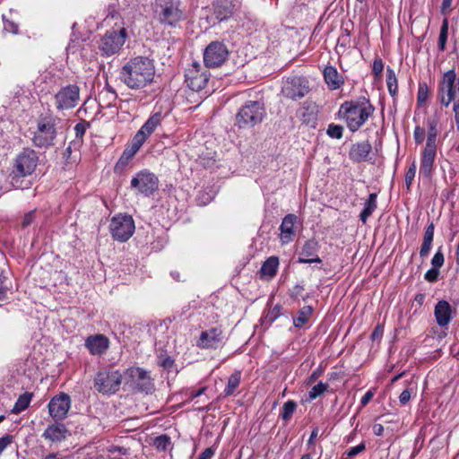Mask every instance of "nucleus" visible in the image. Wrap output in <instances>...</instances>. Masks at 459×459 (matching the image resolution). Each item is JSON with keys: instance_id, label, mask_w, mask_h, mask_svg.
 Masks as SVG:
<instances>
[{"instance_id": "nucleus-1", "label": "nucleus", "mask_w": 459, "mask_h": 459, "mask_svg": "<svg viewBox=\"0 0 459 459\" xmlns=\"http://www.w3.org/2000/svg\"><path fill=\"white\" fill-rule=\"evenodd\" d=\"M155 71L153 59L136 56L123 65L119 71V80L131 90H141L153 82Z\"/></svg>"}, {"instance_id": "nucleus-2", "label": "nucleus", "mask_w": 459, "mask_h": 459, "mask_svg": "<svg viewBox=\"0 0 459 459\" xmlns=\"http://www.w3.org/2000/svg\"><path fill=\"white\" fill-rule=\"evenodd\" d=\"M375 107L366 96L346 100L341 104L337 116L343 120L351 133L361 128L369 117H373Z\"/></svg>"}, {"instance_id": "nucleus-3", "label": "nucleus", "mask_w": 459, "mask_h": 459, "mask_svg": "<svg viewBox=\"0 0 459 459\" xmlns=\"http://www.w3.org/2000/svg\"><path fill=\"white\" fill-rule=\"evenodd\" d=\"M39 163L38 153L31 148H23L16 156L13 170L9 175L10 183L15 188H23L22 179L30 176Z\"/></svg>"}, {"instance_id": "nucleus-4", "label": "nucleus", "mask_w": 459, "mask_h": 459, "mask_svg": "<svg viewBox=\"0 0 459 459\" xmlns=\"http://www.w3.org/2000/svg\"><path fill=\"white\" fill-rule=\"evenodd\" d=\"M265 108L262 102L256 100L247 101L238 111L235 117V126L239 129L253 128L262 123L265 117Z\"/></svg>"}, {"instance_id": "nucleus-5", "label": "nucleus", "mask_w": 459, "mask_h": 459, "mask_svg": "<svg viewBox=\"0 0 459 459\" xmlns=\"http://www.w3.org/2000/svg\"><path fill=\"white\" fill-rule=\"evenodd\" d=\"M153 12L158 21L164 25L176 27L185 18L180 2L174 0H155Z\"/></svg>"}, {"instance_id": "nucleus-6", "label": "nucleus", "mask_w": 459, "mask_h": 459, "mask_svg": "<svg viewBox=\"0 0 459 459\" xmlns=\"http://www.w3.org/2000/svg\"><path fill=\"white\" fill-rule=\"evenodd\" d=\"M123 374L113 368H103L94 377V388L102 394H114L121 386Z\"/></svg>"}, {"instance_id": "nucleus-7", "label": "nucleus", "mask_w": 459, "mask_h": 459, "mask_svg": "<svg viewBox=\"0 0 459 459\" xmlns=\"http://www.w3.org/2000/svg\"><path fill=\"white\" fill-rule=\"evenodd\" d=\"M56 119L52 117H40L31 138L32 143L41 149L52 146L56 137Z\"/></svg>"}, {"instance_id": "nucleus-8", "label": "nucleus", "mask_w": 459, "mask_h": 459, "mask_svg": "<svg viewBox=\"0 0 459 459\" xmlns=\"http://www.w3.org/2000/svg\"><path fill=\"white\" fill-rule=\"evenodd\" d=\"M127 38V31L126 28L118 30H108L99 41V50L102 56H111L117 54L122 48Z\"/></svg>"}, {"instance_id": "nucleus-9", "label": "nucleus", "mask_w": 459, "mask_h": 459, "mask_svg": "<svg viewBox=\"0 0 459 459\" xmlns=\"http://www.w3.org/2000/svg\"><path fill=\"white\" fill-rule=\"evenodd\" d=\"M125 385L141 393L150 394L154 390L150 372L141 368H127L124 375Z\"/></svg>"}, {"instance_id": "nucleus-10", "label": "nucleus", "mask_w": 459, "mask_h": 459, "mask_svg": "<svg viewBox=\"0 0 459 459\" xmlns=\"http://www.w3.org/2000/svg\"><path fill=\"white\" fill-rule=\"evenodd\" d=\"M230 51L222 41H212L204 50V63L206 68L221 67L228 59Z\"/></svg>"}, {"instance_id": "nucleus-11", "label": "nucleus", "mask_w": 459, "mask_h": 459, "mask_svg": "<svg viewBox=\"0 0 459 459\" xmlns=\"http://www.w3.org/2000/svg\"><path fill=\"white\" fill-rule=\"evenodd\" d=\"M130 186L135 194L151 196L159 188V179L155 174L144 169L133 177Z\"/></svg>"}, {"instance_id": "nucleus-12", "label": "nucleus", "mask_w": 459, "mask_h": 459, "mask_svg": "<svg viewBox=\"0 0 459 459\" xmlns=\"http://www.w3.org/2000/svg\"><path fill=\"white\" fill-rule=\"evenodd\" d=\"M134 222L130 215L115 216L109 224L112 238L119 242H126L134 232Z\"/></svg>"}, {"instance_id": "nucleus-13", "label": "nucleus", "mask_w": 459, "mask_h": 459, "mask_svg": "<svg viewBox=\"0 0 459 459\" xmlns=\"http://www.w3.org/2000/svg\"><path fill=\"white\" fill-rule=\"evenodd\" d=\"M210 74L204 69L198 62H193L186 70L185 82L189 89L194 91L203 90L209 80Z\"/></svg>"}, {"instance_id": "nucleus-14", "label": "nucleus", "mask_w": 459, "mask_h": 459, "mask_svg": "<svg viewBox=\"0 0 459 459\" xmlns=\"http://www.w3.org/2000/svg\"><path fill=\"white\" fill-rule=\"evenodd\" d=\"M80 100V88L76 84L62 87L55 95L56 106L58 110L70 109L76 107Z\"/></svg>"}, {"instance_id": "nucleus-15", "label": "nucleus", "mask_w": 459, "mask_h": 459, "mask_svg": "<svg viewBox=\"0 0 459 459\" xmlns=\"http://www.w3.org/2000/svg\"><path fill=\"white\" fill-rule=\"evenodd\" d=\"M309 91L308 82L301 76H294L286 80L281 88L283 96L296 100L303 98Z\"/></svg>"}, {"instance_id": "nucleus-16", "label": "nucleus", "mask_w": 459, "mask_h": 459, "mask_svg": "<svg viewBox=\"0 0 459 459\" xmlns=\"http://www.w3.org/2000/svg\"><path fill=\"white\" fill-rule=\"evenodd\" d=\"M70 408L71 398L65 393L55 395L48 403L49 414L56 421L65 420Z\"/></svg>"}, {"instance_id": "nucleus-17", "label": "nucleus", "mask_w": 459, "mask_h": 459, "mask_svg": "<svg viewBox=\"0 0 459 459\" xmlns=\"http://www.w3.org/2000/svg\"><path fill=\"white\" fill-rule=\"evenodd\" d=\"M320 245L315 238L305 241L299 251L298 262L300 264H321L322 259L318 255Z\"/></svg>"}, {"instance_id": "nucleus-18", "label": "nucleus", "mask_w": 459, "mask_h": 459, "mask_svg": "<svg viewBox=\"0 0 459 459\" xmlns=\"http://www.w3.org/2000/svg\"><path fill=\"white\" fill-rule=\"evenodd\" d=\"M223 332L221 327H212L203 331L196 342L200 349H217L222 342Z\"/></svg>"}, {"instance_id": "nucleus-19", "label": "nucleus", "mask_w": 459, "mask_h": 459, "mask_svg": "<svg viewBox=\"0 0 459 459\" xmlns=\"http://www.w3.org/2000/svg\"><path fill=\"white\" fill-rule=\"evenodd\" d=\"M437 155V146L425 145L420 156L419 174L423 178L429 179L434 170V163Z\"/></svg>"}, {"instance_id": "nucleus-20", "label": "nucleus", "mask_w": 459, "mask_h": 459, "mask_svg": "<svg viewBox=\"0 0 459 459\" xmlns=\"http://www.w3.org/2000/svg\"><path fill=\"white\" fill-rule=\"evenodd\" d=\"M163 116L161 112L159 111L152 114L135 134L134 137L137 138V143L141 141L143 143L160 125Z\"/></svg>"}, {"instance_id": "nucleus-21", "label": "nucleus", "mask_w": 459, "mask_h": 459, "mask_svg": "<svg viewBox=\"0 0 459 459\" xmlns=\"http://www.w3.org/2000/svg\"><path fill=\"white\" fill-rule=\"evenodd\" d=\"M453 308L450 303L446 300H439L434 308V316L437 324L440 327H447L453 319Z\"/></svg>"}, {"instance_id": "nucleus-22", "label": "nucleus", "mask_w": 459, "mask_h": 459, "mask_svg": "<svg viewBox=\"0 0 459 459\" xmlns=\"http://www.w3.org/2000/svg\"><path fill=\"white\" fill-rule=\"evenodd\" d=\"M109 346L108 337L103 334L91 335L85 340V347L91 355L103 354Z\"/></svg>"}, {"instance_id": "nucleus-23", "label": "nucleus", "mask_w": 459, "mask_h": 459, "mask_svg": "<svg viewBox=\"0 0 459 459\" xmlns=\"http://www.w3.org/2000/svg\"><path fill=\"white\" fill-rule=\"evenodd\" d=\"M106 95L109 101L108 103H104L101 100V95H100V106L101 108H106L109 110L110 117H114L115 116H117L119 108H126V106L129 105V103L132 101V100H120L119 106H117L116 103L113 102L117 100V95L116 91L111 88H108L107 90Z\"/></svg>"}, {"instance_id": "nucleus-24", "label": "nucleus", "mask_w": 459, "mask_h": 459, "mask_svg": "<svg viewBox=\"0 0 459 459\" xmlns=\"http://www.w3.org/2000/svg\"><path fill=\"white\" fill-rule=\"evenodd\" d=\"M372 151L371 143L368 141L356 143L351 145L349 152V158L353 162H362L368 160Z\"/></svg>"}, {"instance_id": "nucleus-25", "label": "nucleus", "mask_w": 459, "mask_h": 459, "mask_svg": "<svg viewBox=\"0 0 459 459\" xmlns=\"http://www.w3.org/2000/svg\"><path fill=\"white\" fill-rule=\"evenodd\" d=\"M324 80L330 90L340 89L344 84V79L333 65H326L323 70Z\"/></svg>"}, {"instance_id": "nucleus-26", "label": "nucleus", "mask_w": 459, "mask_h": 459, "mask_svg": "<svg viewBox=\"0 0 459 459\" xmlns=\"http://www.w3.org/2000/svg\"><path fill=\"white\" fill-rule=\"evenodd\" d=\"M233 12L234 5L230 0H217L213 4V14L219 22L230 18Z\"/></svg>"}, {"instance_id": "nucleus-27", "label": "nucleus", "mask_w": 459, "mask_h": 459, "mask_svg": "<svg viewBox=\"0 0 459 459\" xmlns=\"http://www.w3.org/2000/svg\"><path fill=\"white\" fill-rule=\"evenodd\" d=\"M297 216L295 214L290 213L287 214L281 221L280 226L281 240L283 243H289L292 240L294 236V226L297 222Z\"/></svg>"}, {"instance_id": "nucleus-28", "label": "nucleus", "mask_w": 459, "mask_h": 459, "mask_svg": "<svg viewBox=\"0 0 459 459\" xmlns=\"http://www.w3.org/2000/svg\"><path fill=\"white\" fill-rule=\"evenodd\" d=\"M279 268V258L278 256L272 255L267 258L262 264L259 274L261 279L271 280L273 279Z\"/></svg>"}, {"instance_id": "nucleus-29", "label": "nucleus", "mask_w": 459, "mask_h": 459, "mask_svg": "<svg viewBox=\"0 0 459 459\" xmlns=\"http://www.w3.org/2000/svg\"><path fill=\"white\" fill-rule=\"evenodd\" d=\"M67 429L64 424L49 425L44 431L42 437L52 442H60L65 438Z\"/></svg>"}, {"instance_id": "nucleus-30", "label": "nucleus", "mask_w": 459, "mask_h": 459, "mask_svg": "<svg viewBox=\"0 0 459 459\" xmlns=\"http://www.w3.org/2000/svg\"><path fill=\"white\" fill-rule=\"evenodd\" d=\"M434 231H435V225L433 222H430L425 229L423 241H422V244H421V247L420 249V255L422 258L428 256V255L432 247V242H433V238H434Z\"/></svg>"}, {"instance_id": "nucleus-31", "label": "nucleus", "mask_w": 459, "mask_h": 459, "mask_svg": "<svg viewBox=\"0 0 459 459\" xmlns=\"http://www.w3.org/2000/svg\"><path fill=\"white\" fill-rule=\"evenodd\" d=\"M299 117L303 124L315 127L317 122V112L316 107L304 106L299 110Z\"/></svg>"}, {"instance_id": "nucleus-32", "label": "nucleus", "mask_w": 459, "mask_h": 459, "mask_svg": "<svg viewBox=\"0 0 459 459\" xmlns=\"http://www.w3.org/2000/svg\"><path fill=\"white\" fill-rule=\"evenodd\" d=\"M377 195L376 193H371L368 195V198L367 199V201L365 202L364 208L359 214V220L363 223L367 222L368 217H370L371 214L374 212V211L377 209Z\"/></svg>"}, {"instance_id": "nucleus-33", "label": "nucleus", "mask_w": 459, "mask_h": 459, "mask_svg": "<svg viewBox=\"0 0 459 459\" xmlns=\"http://www.w3.org/2000/svg\"><path fill=\"white\" fill-rule=\"evenodd\" d=\"M428 126V135L426 145L437 146V125H438V117H428L426 121Z\"/></svg>"}, {"instance_id": "nucleus-34", "label": "nucleus", "mask_w": 459, "mask_h": 459, "mask_svg": "<svg viewBox=\"0 0 459 459\" xmlns=\"http://www.w3.org/2000/svg\"><path fill=\"white\" fill-rule=\"evenodd\" d=\"M241 380V372L235 370L228 379L227 385L224 389V396L233 395L238 389Z\"/></svg>"}, {"instance_id": "nucleus-35", "label": "nucleus", "mask_w": 459, "mask_h": 459, "mask_svg": "<svg viewBox=\"0 0 459 459\" xmlns=\"http://www.w3.org/2000/svg\"><path fill=\"white\" fill-rule=\"evenodd\" d=\"M313 308L310 306H305L300 308L295 317H293V325L295 327L301 328L311 316Z\"/></svg>"}, {"instance_id": "nucleus-36", "label": "nucleus", "mask_w": 459, "mask_h": 459, "mask_svg": "<svg viewBox=\"0 0 459 459\" xmlns=\"http://www.w3.org/2000/svg\"><path fill=\"white\" fill-rule=\"evenodd\" d=\"M31 398L32 394L30 393H24L21 394L14 403L13 409L11 410V412L13 414H18L26 410L30 403Z\"/></svg>"}, {"instance_id": "nucleus-37", "label": "nucleus", "mask_w": 459, "mask_h": 459, "mask_svg": "<svg viewBox=\"0 0 459 459\" xmlns=\"http://www.w3.org/2000/svg\"><path fill=\"white\" fill-rule=\"evenodd\" d=\"M386 85L389 94L394 98L398 93V82L394 71L390 67L386 70Z\"/></svg>"}, {"instance_id": "nucleus-38", "label": "nucleus", "mask_w": 459, "mask_h": 459, "mask_svg": "<svg viewBox=\"0 0 459 459\" xmlns=\"http://www.w3.org/2000/svg\"><path fill=\"white\" fill-rule=\"evenodd\" d=\"M107 455L110 459H120L124 455H129V449L125 446L111 445L106 448Z\"/></svg>"}, {"instance_id": "nucleus-39", "label": "nucleus", "mask_w": 459, "mask_h": 459, "mask_svg": "<svg viewBox=\"0 0 459 459\" xmlns=\"http://www.w3.org/2000/svg\"><path fill=\"white\" fill-rule=\"evenodd\" d=\"M296 409H297V403L295 401H293V400L287 401L282 406V410H281V419L286 422L289 421L291 419Z\"/></svg>"}, {"instance_id": "nucleus-40", "label": "nucleus", "mask_w": 459, "mask_h": 459, "mask_svg": "<svg viewBox=\"0 0 459 459\" xmlns=\"http://www.w3.org/2000/svg\"><path fill=\"white\" fill-rule=\"evenodd\" d=\"M447 35H448V21H447V19H444L442 25H441V29H440L439 38H438V48L441 51H444L446 48Z\"/></svg>"}, {"instance_id": "nucleus-41", "label": "nucleus", "mask_w": 459, "mask_h": 459, "mask_svg": "<svg viewBox=\"0 0 459 459\" xmlns=\"http://www.w3.org/2000/svg\"><path fill=\"white\" fill-rule=\"evenodd\" d=\"M343 126L331 123L326 129V134L333 139H341L343 135Z\"/></svg>"}, {"instance_id": "nucleus-42", "label": "nucleus", "mask_w": 459, "mask_h": 459, "mask_svg": "<svg viewBox=\"0 0 459 459\" xmlns=\"http://www.w3.org/2000/svg\"><path fill=\"white\" fill-rule=\"evenodd\" d=\"M171 445L170 437L167 435H160L155 437L153 446L159 451H166Z\"/></svg>"}, {"instance_id": "nucleus-43", "label": "nucleus", "mask_w": 459, "mask_h": 459, "mask_svg": "<svg viewBox=\"0 0 459 459\" xmlns=\"http://www.w3.org/2000/svg\"><path fill=\"white\" fill-rule=\"evenodd\" d=\"M329 387L327 383L319 382L317 385H314L308 393V399L313 401L316 399L319 395L324 394Z\"/></svg>"}, {"instance_id": "nucleus-44", "label": "nucleus", "mask_w": 459, "mask_h": 459, "mask_svg": "<svg viewBox=\"0 0 459 459\" xmlns=\"http://www.w3.org/2000/svg\"><path fill=\"white\" fill-rule=\"evenodd\" d=\"M429 96V90L427 83H420L417 92V104L422 106Z\"/></svg>"}, {"instance_id": "nucleus-45", "label": "nucleus", "mask_w": 459, "mask_h": 459, "mask_svg": "<svg viewBox=\"0 0 459 459\" xmlns=\"http://www.w3.org/2000/svg\"><path fill=\"white\" fill-rule=\"evenodd\" d=\"M90 126V124L86 121H82L75 125L74 132L77 141H75L78 144H81L82 142V137L85 134L87 127Z\"/></svg>"}, {"instance_id": "nucleus-46", "label": "nucleus", "mask_w": 459, "mask_h": 459, "mask_svg": "<svg viewBox=\"0 0 459 459\" xmlns=\"http://www.w3.org/2000/svg\"><path fill=\"white\" fill-rule=\"evenodd\" d=\"M444 262H445V257H444V254L442 252V247H439L438 249L437 250L436 254L434 255V256L431 259V265L434 268L440 269L443 266Z\"/></svg>"}, {"instance_id": "nucleus-47", "label": "nucleus", "mask_w": 459, "mask_h": 459, "mask_svg": "<svg viewBox=\"0 0 459 459\" xmlns=\"http://www.w3.org/2000/svg\"><path fill=\"white\" fill-rule=\"evenodd\" d=\"M143 144L141 141L137 143V138L134 136L131 149L125 150L122 155L126 156L127 160H131Z\"/></svg>"}, {"instance_id": "nucleus-48", "label": "nucleus", "mask_w": 459, "mask_h": 459, "mask_svg": "<svg viewBox=\"0 0 459 459\" xmlns=\"http://www.w3.org/2000/svg\"><path fill=\"white\" fill-rule=\"evenodd\" d=\"M415 174H416V164H415V161H413L405 172V185H406V187L408 190L411 188V186L414 179Z\"/></svg>"}, {"instance_id": "nucleus-49", "label": "nucleus", "mask_w": 459, "mask_h": 459, "mask_svg": "<svg viewBox=\"0 0 459 459\" xmlns=\"http://www.w3.org/2000/svg\"><path fill=\"white\" fill-rule=\"evenodd\" d=\"M365 450H366V444H365V442H361L358 446H353V447L350 448L349 450H347L345 452V454L347 455L348 457L353 458L356 455H358L359 454L364 452Z\"/></svg>"}, {"instance_id": "nucleus-50", "label": "nucleus", "mask_w": 459, "mask_h": 459, "mask_svg": "<svg viewBox=\"0 0 459 459\" xmlns=\"http://www.w3.org/2000/svg\"><path fill=\"white\" fill-rule=\"evenodd\" d=\"M413 138L416 144H420L425 139V129L420 126H415Z\"/></svg>"}, {"instance_id": "nucleus-51", "label": "nucleus", "mask_w": 459, "mask_h": 459, "mask_svg": "<svg viewBox=\"0 0 459 459\" xmlns=\"http://www.w3.org/2000/svg\"><path fill=\"white\" fill-rule=\"evenodd\" d=\"M439 275V269L431 267L424 275V278L429 282H436Z\"/></svg>"}, {"instance_id": "nucleus-52", "label": "nucleus", "mask_w": 459, "mask_h": 459, "mask_svg": "<svg viewBox=\"0 0 459 459\" xmlns=\"http://www.w3.org/2000/svg\"><path fill=\"white\" fill-rule=\"evenodd\" d=\"M351 45V35L350 34H342L337 40V48L346 49Z\"/></svg>"}, {"instance_id": "nucleus-53", "label": "nucleus", "mask_w": 459, "mask_h": 459, "mask_svg": "<svg viewBox=\"0 0 459 459\" xmlns=\"http://www.w3.org/2000/svg\"><path fill=\"white\" fill-rule=\"evenodd\" d=\"M35 216H36V210H31L29 212H27L22 219V228L25 229V228L29 227L34 221Z\"/></svg>"}, {"instance_id": "nucleus-54", "label": "nucleus", "mask_w": 459, "mask_h": 459, "mask_svg": "<svg viewBox=\"0 0 459 459\" xmlns=\"http://www.w3.org/2000/svg\"><path fill=\"white\" fill-rule=\"evenodd\" d=\"M412 392H413L412 388H406L405 390H403L401 393V394L399 396V402L402 405H405L409 403V401L411 400Z\"/></svg>"}, {"instance_id": "nucleus-55", "label": "nucleus", "mask_w": 459, "mask_h": 459, "mask_svg": "<svg viewBox=\"0 0 459 459\" xmlns=\"http://www.w3.org/2000/svg\"><path fill=\"white\" fill-rule=\"evenodd\" d=\"M13 440V436L10 434H6L0 437V455L3 453V451L12 444Z\"/></svg>"}, {"instance_id": "nucleus-56", "label": "nucleus", "mask_w": 459, "mask_h": 459, "mask_svg": "<svg viewBox=\"0 0 459 459\" xmlns=\"http://www.w3.org/2000/svg\"><path fill=\"white\" fill-rule=\"evenodd\" d=\"M384 69V64L383 61L380 58L375 59L372 66V73L378 76Z\"/></svg>"}, {"instance_id": "nucleus-57", "label": "nucleus", "mask_w": 459, "mask_h": 459, "mask_svg": "<svg viewBox=\"0 0 459 459\" xmlns=\"http://www.w3.org/2000/svg\"><path fill=\"white\" fill-rule=\"evenodd\" d=\"M216 449L213 447H207L204 450V452L199 455L198 459H212L215 455Z\"/></svg>"}, {"instance_id": "nucleus-58", "label": "nucleus", "mask_w": 459, "mask_h": 459, "mask_svg": "<svg viewBox=\"0 0 459 459\" xmlns=\"http://www.w3.org/2000/svg\"><path fill=\"white\" fill-rule=\"evenodd\" d=\"M4 29L7 31L12 32L13 34H16L18 32V25L15 22L9 20L4 21Z\"/></svg>"}, {"instance_id": "nucleus-59", "label": "nucleus", "mask_w": 459, "mask_h": 459, "mask_svg": "<svg viewBox=\"0 0 459 459\" xmlns=\"http://www.w3.org/2000/svg\"><path fill=\"white\" fill-rule=\"evenodd\" d=\"M129 160L126 156L121 155L115 166V171L122 170L128 164Z\"/></svg>"}, {"instance_id": "nucleus-60", "label": "nucleus", "mask_w": 459, "mask_h": 459, "mask_svg": "<svg viewBox=\"0 0 459 459\" xmlns=\"http://www.w3.org/2000/svg\"><path fill=\"white\" fill-rule=\"evenodd\" d=\"M5 277L0 274V300L6 299L7 287L4 284Z\"/></svg>"}, {"instance_id": "nucleus-61", "label": "nucleus", "mask_w": 459, "mask_h": 459, "mask_svg": "<svg viewBox=\"0 0 459 459\" xmlns=\"http://www.w3.org/2000/svg\"><path fill=\"white\" fill-rule=\"evenodd\" d=\"M374 396V391L368 390L361 398L360 400V405L362 407H365L373 398Z\"/></svg>"}, {"instance_id": "nucleus-62", "label": "nucleus", "mask_w": 459, "mask_h": 459, "mask_svg": "<svg viewBox=\"0 0 459 459\" xmlns=\"http://www.w3.org/2000/svg\"><path fill=\"white\" fill-rule=\"evenodd\" d=\"M174 364V360L170 357H166L160 360V365L165 368H170Z\"/></svg>"}, {"instance_id": "nucleus-63", "label": "nucleus", "mask_w": 459, "mask_h": 459, "mask_svg": "<svg viewBox=\"0 0 459 459\" xmlns=\"http://www.w3.org/2000/svg\"><path fill=\"white\" fill-rule=\"evenodd\" d=\"M373 433L376 435V436H382L383 433H384V427L383 425L381 424H375L373 426Z\"/></svg>"}, {"instance_id": "nucleus-64", "label": "nucleus", "mask_w": 459, "mask_h": 459, "mask_svg": "<svg viewBox=\"0 0 459 459\" xmlns=\"http://www.w3.org/2000/svg\"><path fill=\"white\" fill-rule=\"evenodd\" d=\"M452 0H443L441 4V13H446V12L451 7Z\"/></svg>"}]
</instances>
